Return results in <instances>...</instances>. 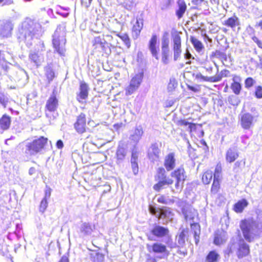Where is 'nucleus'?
Wrapping results in <instances>:
<instances>
[{"label":"nucleus","instance_id":"obj_1","mask_svg":"<svg viewBox=\"0 0 262 262\" xmlns=\"http://www.w3.org/2000/svg\"><path fill=\"white\" fill-rule=\"evenodd\" d=\"M41 32V28L39 24L27 18L22 23L18 29V38L25 41L27 46H31L33 38H37Z\"/></svg>","mask_w":262,"mask_h":262},{"label":"nucleus","instance_id":"obj_2","mask_svg":"<svg viewBox=\"0 0 262 262\" xmlns=\"http://www.w3.org/2000/svg\"><path fill=\"white\" fill-rule=\"evenodd\" d=\"M240 226L245 238L248 242H251L258 233L257 223L252 220L242 221Z\"/></svg>","mask_w":262,"mask_h":262},{"label":"nucleus","instance_id":"obj_3","mask_svg":"<svg viewBox=\"0 0 262 262\" xmlns=\"http://www.w3.org/2000/svg\"><path fill=\"white\" fill-rule=\"evenodd\" d=\"M66 42L65 33L61 27L59 26L53 35L52 43L55 50L60 56H64Z\"/></svg>","mask_w":262,"mask_h":262},{"label":"nucleus","instance_id":"obj_4","mask_svg":"<svg viewBox=\"0 0 262 262\" xmlns=\"http://www.w3.org/2000/svg\"><path fill=\"white\" fill-rule=\"evenodd\" d=\"M47 141L48 139L47 138L40 137L32 142H27L25 149L26 154L30 156L36 155L44 148L47 143Z\"/></svg>","mask_w":262,"mask_h":262},{"label":"nucleus","instance_id":"obj_5","mask_svg":"<svg viewBox=\"0 0 262 262\" xmlns=\"http://www.w3.org/2000/svg\"><path fill=\"white\" fill-rule=\"evenodd\" d=\"M151 233L152 235L148 236V239L150 241H156V239L154 238L155 236L158 238L165 237L167 239L166 244L168 247L170 248L174 247L175 244L172 242V239L169 235V230L168 228L159 225H156L152 229Z\"/></svg>","mask_w":262,"mask_h":262},{"label":"nucleus","instance_id":"obj_6","mask_svg":"<svg viewBox=\"0 0 262 262\" xmlns=\"http://www.w3.org/2000/svg\"><path fill=\"white\" fill-rule=\"evenodd\" d=\"M170 176L176 180L174 188H172L171 191L173 192L181 191L187 177L184 169L180 167L175 169L171 172Z\"/></svg>","mask_w":262,"mask_h":262},{"label":"nucleus","instance_id":"obj_7","mask_svg":"<svg viewBox=\"0 0 262 262\" xmlns=\"http://www.w3.org/2000/svg\"><path fill=\"white\" fill-rule=\"evenodd\" d=\"M45 51L44 44L39 41L35 49L31 50L29 55V59L36 67L40 66L43 62L44 56L42 52Z\"/></svg>","mask_w":262,"mask_h":262},{"label":"nucleus","instance_id":"obj_8","mask_svg":"<svg viewBox=\"0 0 262 262\" xmlns=\"http://www.w3.org/2000/svg\"><path fill=\"white\" fill-rule=\"evenodd\" d=\"M156 177L159 180V182L154 186V189L156 191L164 188L165 185H170L173 183L172 179L166 177L165 169L163 167L157 169Z\"/></svg>","mask_w":262,"mask_h":262},{"label":"nucleus","instance_id":"obj_9","mask_svg":"<svg viewBox=\"0 0 262 262\" xmlns=\"http://www.w3.org/2000/svg\"><path fill=\"white\" fill-rule=\"evenodd\" d=\"M143 78V73L139 72L135 74L131 78L129 84L125 89V94L130 95L139 88Z\"/></svg>","mask_w":262,"mask_h":262},{"label":"nucleus","instance_id":"obj_10","mask_svg":"<svg viewBox=\"0 0 262 262\" xmlns=\"http://www.w3.org/2000/svg\"><path fill=\"white\" fill-rule=\"evenodd\" d=\"M150 212L159 219H166L167 220L170 221L172 219L173 214L169 208H163L156 209L152 207H149Z\"/></svg>","mask_w":262,"mask_h":262},{"label":"nucleus","instance_id":"obj_11","mask_svg":"<svg viewBox=\"0 0 262 262\" xmlns=\"http://www.w3.org/2000/svg\"><path fill=\"white\" fill-rule=\"evenodd\" d=\"M147 248L149 252H153L157 254H161L164 255H168L169 252L166 246L161 243H155L152 245H147Z\"/></svg>","mask_w":262,"mask_h":262},{"label":"nucleus","instance_id":"obj_12","mask_svg":"<svg viewBox=\"0 0 262 262\" xmlns=\"http://www.w3.org/2000/svg\"><path fill=\"white\" fill-rule=\"evenodd\" d=\"M13 25L11 22L7 20L0 21V35L4 37L11 36Z\"/></svg>","mask_w":262,"mask_h":262},{"label":"nucleus","instance_id":"obj_13","mask_svg":"<svg viewBox=\"0 0 262 262\" xmlns=\"http://www.w3.org/2000/svg\"><path fill=\"white\" fill-rule=\"evenodd\" d=\"M74 128L79 134H82L86 130V117L83 113H81L77 118L74 124Z\"/></svg>","mask_w":262,"mask_h":262},{"label":"nucleus","instance_id":"obj_14","mask_svg":"<svg viewBox=\"0 0 262 262\" xmlns=\"http://www.w3.org/2000/svg\"><path fill=\"white\" fill-rule=\"evenodd\" d=\"M254 117L249 113H244L241 117V125L244 129H249L253 125Z\"/></svg>","mask_w":262,"mask_h":262},{"label":"nucleus","instance_id":"obj_15","mask_svg":"<svg viewBox=\"0 0 262 262\" xmlns=\"http://www.w3.org/2000/svg\"><path fill=\"white\" fill-rule=\"evenodd\" d=\"M164 166L167 171H169L174 169L176 165V159L174 152H170L164 157Z\"/></svg>","mask_w":262,"mask_h":262},{"label":"nucleus","instance_id":"obj_16","mask_svg":"<svg viewBox=\"0 0 262 262\" xmlns=\"http://www.w3.org/2000/svg\"><path fill=\"white\" fill-rule=\"evenodd\" d=\"M173 59L177 60L180 57L181 50V39L180 36L178 34H176L173 36Z\"/></svg>","mask_w":262,"mask_h":262},{"label":"nucleus","instance_id":"obj_17","mask_svg":"<svg viewBox=\"0 0 262 262\" xmlns=\"http://www.w3.org/2000/svg\"><path fill=\"white\" fill-rule=\"evenodd\" d=\"M95 227L94 225H92L90 223H82L79 227V233L82 236H88L92 234L95 230Z\"/></svg>","mask_w":262,"mask_h":262},{"label":"nucleus","instance_id":"obj_18","mask_svg":"<svg viewBox=\"0 0 262 262\" xmlns=\"http://www.w3.org/2000/svg\"><path fill=\"white\" fill-rule=\"evenodd\" d=\"M232 76L233 82L231 85V89L235 94L238 95L242 90V85L241 84L242 78L237 75H232Z\"/></svg>","mask_w":262,"mask_h":262},{"label":"nucleus","instance_id":"obj_19","mask_svg":"<svg viewBox=\"0 0 262 262\" xmlns=\"http://www.w3.org/2000/svg\"><path fill=\"white\" fill-rule=\"evenodd\" d=\"M160 150L157 143L152 144L148 151L149 159L152 161H157L159 157Z\"/></svg>","mask_w":262,"mask_h":262},{"label":"nucleus","instance_id":"obj_20","mask_svg":"<svg viewBox=\"0 0 262 262\" xmlns=\"http://www.w3.org/2000/svg\"><path fill=\"white\" fill-rule=\"evenodd\" d=\"M58 106V101L54 95H51L46 102V108L50 112H55Z\"/></svg>","mask_w":262,"mask_h":262},{"label":"nucleus","instance_id":"obj_21","mask_svg":"<svg viewBox=\"0 0 262 262\" xmlns=\"http://www.w3.org/2000/svg\"><path fill=\"white\" fill-rule=\"evenodd\" d=\"M127 150L126 148H125L123 145H119L118 146L116 152L117 164H119L124 161L127 155Z\"/></svg>","mask_w":262,"mask_h":262},{"label":"nucleus","instance_id":"obj_22","mask_svg":"<svg viewBox=\"0 0 262 262\" xmlns=\"http://www.w3.org/2000/svg\"><path fill=\"white\" fill-rule=\"evenodd\" d=\"M80 92L77 95V100L81 102L83 100L86 99L88 95L89 87L87 84L84 82L80 83L79 88Z\"/></svg>","mask_w":262,"mask_h":262},{"label":"nucleus","instance_id":"obj_23","mask_svg":"<svg viewBox=\"0 0 262 262\" xmlns=\"http://www.w3.org/2000/svg\"><path fill=\"white\" fill-rule=\"evenodd\" d=\"M143 26V20L140 18H137L132 29L133 37L134 39H137L139 37Z\"/></svg>","mask_w":262,"mask_h":262},{"label":"nucleus","instance_id":"obj_24","mask_svg":"<svg viewBox=\"0 0 262 262\" xmlns=\"http://www.w3.org/2000/svg\"><path fill=\"white\" fill-rule=\"evenodd\" d=\"M238 157L237 150L235 147L229 148L226 154V160L228 162L232 163Z\"/></svg>","mask_w":262,"mask_h":262},{"label":"nucleus","instance_id":"obj_25","mask_svg":"<svg viewBox=\"0 0 262 262\" xmlns=\"http://www.w3.org/2000/svg\"><path fill=\"white\" fill-rule=\"evenodd\" d=\"M239 19L235 15H233L232 17L228 18L223 23L224 25L231 28L232 30H234L236 27L239 26Z\"/></svg>","mask_w":262,"mask_h":262},{"label":"nucleus","instance_id":"obj_26","mask_svg":"<svg viewBox=\"0 0 262 262\" xmlns=\"http://www.w3.org/2000/svg\"><path fill=\"white\" fill-rule=\"evenodd\" d=\"M143 130L141 126L136 127L133 134L130 135V139L135 143H137L141 139L143 134Z\"/></svg>","mask_w":262,"mask_h":262},{"label":"nucleus","instance_id":"obj_27","mask_svg":"<svg viewBox=\"0 0 262 262\" xmlns=\"http://www.w3.org/2000/svg\"><path fill=\"white\" fill-rule=\"evenodd\" d=\"M157 42V37L156 35H153L149 42V49L152 55L157 59H158V51L157 50L156 44Z\"/></svg>","mask_w":262,"mask_h":262},{"label":"nucleus","instance_id":"obj_28","mask_svg":"<svg viewBox=\"0 0 262 262\" xmlns=\"http://www.w3.org/2000/svg\"><path fill=\"white\" fill-rule=\"evenodd\" d=\"M178 9L176 10V15L179 19L182 18L185 12L187 6L184 0H178L177 2Z\"/></svg>","mask_w":262,"mask_h":262},{"label":"nucleus","instance_id":"obj_29","mask_svg":"<svg viewBox=\"0 0 262 262\" xmlns=\"http://www.w3.org/2000/svg\"><path fill=\"white\" fill-rule=\"evenodd\" d=\"M249 253V246L246 243L243 242L239 244L237 255L239 258H242L247 256Z\"/></svg>","mask_w":262,"mask_h":262},{"label":"nucleus","instance_id":"obj_30","mask_svg":"<svg viewBox=\"0 0 262 262\" xmlns=\"http://www.w3.org/2000/svg\"><path fill=\"white\" fill-rule=\"evenodd\" d=\"M191 230L193 232L195 244L197 245L199 242L200 234V227L197 223L191 224Z\"/></svg>","mask_w":262,"mask_h":262},{"label":"nucleus","instance_id":"obj_31","mask_svg":"<svg viewBox=\"0 0 262 262\" xmlns=\"http://www.w3.org/2000/svg\"><path fill=\"white\" fill-rule=\"evenodd\" d=\"M220 259V255L215 251H211L207 254L205 262H218Z\"/></svg>","mask_w":262,"mask_h":262},{"label":"nucleus","instance_id":"obj_32","mask_svg":"<svg viewBox=\"0 0 262 262\" xmlns=\"http://www.w3.org/2000/svg\"><path fill=\"white\" fill-rule=\"evenodd\" d=\"M11 123V118L9 116L4 115L0 119V127L3 130L8 129Z\"/></svg>","mask_w":262,"mask_h":262},{"label":"nucleus","instance_id":"obj_33","mask_svg":"<svg viewBox=\"0 0 262 262\" xmlns=\"http://www.w3.org/2000/svg\"><path fill=\"white\" fill-rule=\"evenodd\" d=\"M190 41L194 49L198 52H201L204 49V46L203 43L196 38L191 36L190 37Z\"/></svg>","mask_w":262,"mask_h":262},{"label":"nucleus","instance_id":"obj_34","mask_svg":"<svg viewBox=\"0 0 262 262\" xmlns=\"http://www.w3.org/2000/svg\"><path fill=\"white\" fill-rule=\"evenodd\" d=\"M227 237L225 233L222 232L220 234L216 233L214 239V243L216 245H220L226 242Z\"/></svg>","mask_w":262,"mask_h":262},{"label":"nucleus","instance_id":"obj_35","mask_svg":"<svg viewBox=\"0 0 262 262\" xmlns=\"http://www.w3.org/2000/svg\"><path fill=\"white\" fill-rule=\"evenodd\" d=\"M247 205L248 202L246 200L243 199L239 201L234 205V210L236 212H241Z\"/></svg>","mask_w":262,"mask_h":262},{"label":"nucleus","instance_id":"obj_36","mask_svg":"<svg viewBox=\"0 0 262 262\" xmlns=\"http://www.w3.org/2000/svg\"><path fill=\"white\" fill-rule=\"evenodd\" d=\"M213 177V172L211 170H208L203 174L202 180L204 184H208L211 181Z\"/></svg>","mask_w":262,"mask_h":262},{"label":"nucleus","instance_id":"obj_37","mask_svg":"<svg viewBox=\"0 0 262 262\" xmlns=\"http://www.w3.org/2000/svg\"><path fill=\"white\" fill-rule=\"evenodd\" d=\"M230 71L227 70H223L221 71L220 73L215 76H212L213 82H216L220 81L223 77H226L230 76Z\"/></svg>","mask_w":262,"mask_h":262},{"label":"nucleus","instance_id":"obj_38","mask_svg":"<svg viewBox=\"0 0 262 262\" xmlns=\"http://www.w3.org/2000/svg\"><path fill=\"white\" fill-rule=\"evenodd\" d=\"M157 201L160 203L166 205H170L174 203V200L168 196L161 195L158 198Z\"/></svg>","mask_w":262,"mask_h":262},{"label":"nucleus","instance_id":"obj_39","mask_svg":"<svg viewBox=\"0 0 262 262\" xmlns=\"http://www.w3.org/2000/svg\"><path fill=\"white\" fill-rule=\"evenodd\" d=\"M183 213L186 221L192 220L194 218V214L192 212L191 209H183Z\"/></svg>","mask_w":262,"mask_h":262},{"label":"nucleus","instance_id":"obj_40","mask_svg":"<svg viewBox=\"0 0 262 262\" xmlns=\"http://www.w3.org/2000/svg\"><path fill=\"white\" fill-rule=\"evenodd\" d=\"M195 78L199 80L200 81H209L211 82H213V81L215 80H213L212 76V77H207L204 76L202 75L201 73L198 74L195 76Z\"/></svg>","mask_w":262,"mask_h":262},{"label":"nucleus","instance_id":"obj_41","mask_svg":"<svg viewBox=\"0 0 262 262\" xmlns=\"http://www.w3.org/2000/svg\"><path fill=\"white\" fill-rule=\"evenodd\" d=\"M185 232L186 231L183 230L178 236V243L180 247H183L185 244Z\"/></svg>","mask_w":262,"mask_h":262},{"label":"nucleus","instance_id":"obj_42","mask_svg":"<svg viewBox=\"0 0 262 262\" xmlns=\"http://www.w3.org/2000/svg\"><path fill=\"white\" fill-rule=\"evenodd\" d=\"M220 179L214 178L211 187V191L213 193H216L217 192L220 188Z\"/></svg>","mask_w":262,"mask_h":262},{"label":"nucleus","instance_id":"obj_43","mask_svg":"<svg viewBox=\"0 0 262 262\" xmlns=\"http://www.w3.org/2000/svg\"><path fill=\"white\" fill-rule=\"evenodd\" d=\"M46 75L49 81L53 80L54 77V72L53 70L49 67L45 69Z\"/></svg>","mask_w":262,"mask_h":262},{"label":"nucleus","instance_id":"obj_44","mask_svg":"<svg viewBox=\"0 0 262 262\" xmlns=\"http://www.w3.org/2000/svg\"><path fill=\"white\" fill-rule=\"evenodd\" d=\"M118 36L122 39L124 42L125 45L127 48H129L130 46V40L128 36L126 34H122L121 35H118Z\"/></svg>","mask_w":262,"mask_h":262},{"label":"nucleus","instance_id":"obj_45","mask_svg":"<svg viewBox=\"0 0 262 262\" xmlns=\"http://www.w3.org/2000/svg\"><path fill=\"white\" fill-rule=\"evenodd\" d=\"M255 83V81L252 77H248L245 81V86L247 89L252 87Z\"/></svg>","mask_w":262,"mask_h":262},{"label":"nucleus","instance_id":"obj_46","mask_svg":"<svg viewBox=\"0 0 262 262\" xmlns=\"http://www.w3.org/2000/svg\"><path fill=\"white\" fill-rule=\"evenodd\" d=\"M48 203L47 201V199L43 198V199L41 200L40 202V204L39 206L40 212L43 213L48 207Z\"/></svg>","mask_w":262,"mask_h":262},{"label":"nucleus","instance_id":"obj_47","mask_svg":"<svg viewBox=\"0 0 262 262\" xmlns=\"http://www.w3.org/2000/svg\"><path fill=\"white\" fill-rule=\"evenodd\" d=\"M221 172L222 166L220 164H217L215 168V171L213 174L214 178L220 179Z\"/></svg>","mask_w":262,"mask_h":262},{"label":"nucleus","instance_id":"obj_48","mask_svg":"<svg viewBox=\"0 0 262 262\" xmlns=\"http://www.w3.org/2000/svg\"><path fill=\"white\" fill-rule=\"evenodd\" d=\"M228 102L232 105L236 106L238 104L239 101L237 97L235 96L232 95L229 97Z\"/></svg>","mask_w":262,"mask_h":262},{"label":"nucleus","instance_id":"obj_49","mask_svg":"<svg viewBox=\"0 0 262 262\" xmlns=\"http://www.w3.org/2000/svg\"><path fill=\"white\" fill-rule=\"evenodd\" d=\"M94 45H100L101 47H103L105 43V40L103 38H101L100 36L95 37L94 41Z\"/></svg>","mask_w":262,"mask_h":262},{"label":"nucleus","instance_id":"obj_50","mask_svg":"<svg viewBox=\"0 0 262 262\" xmlns=\"http://www.w3.org/2000/svg\"><path fill=\"white\" fill-rule=\"evenodd\" d=\"M138 152L136 150H133L130 159L131 163H138Z\"/></svg>","mask_w":262,"mask_h":262},{"label":"nucleus","instance_id":"obj_51","mask_svg":"<svg viewBox=\"0 0 262 262\" xmlns=\"http://www.w3.org/2000/svg\"><path fill=\"white\" fill-rule=\"evenodd\" d=\"M162 61L165 64L168 63L169 51H162Z\"/></svg>","mask_w":262,"mask_h":262},{"label":"nucleus","instance_id":"obj_52","mask_svg":"<svg viewBox=\"0 0 262 262\" xmlns=\"http://www.w3.org/2000/svg\"><path fill=\"white\" fill-rule=\"evenodd\" d=\"M104 259V256L100 253H96L94 257V260L95 262H103Z\"/></svg>","mask_w":262,"mask_h":262},{"label":"nucleus","instance_id":"obj_53","mask_svg":"<svg viewBox=\"0 0 262 262\" xmlns=\"http://www.w3.org/2000/svg\"><path fill=\"white\" fill-rule=\"evenodd\" d=\"M255 96L258 99L262 98V86H257L255 88Z\"/></svg>","mask_w":262,"mask_h":262},{"label":"nucleus","instance_id":"obj_54","mask_svg":"<svg viewBox=\"0 0 262 262\" xmlns=\"http://www.w3.org/2000/svg\"><path fill=\"white\" fill-rule=\"evenodd\" d=\"M0 65L5 72H7L10 64L5 60H3L1 61Z\"/></svg>","mask_w":262,"mask_h":262},{"label":"nucleus","instance_id":"obj_55","mask_svg":"<svg viewBox=\"0 0 262 262\" xmlns=\"http://www.w3.org/2000/svg\"><path fill=\"white\" fill-rule=\"evenodd\" d=\"M168 46V41L163 40L162 42V51H169Z\"/></svg>","mask_w":262,"mask_h":262},{"label":"nucleus","instance_id":"obj_56","mask_svg":"<svg viewBox=\"0 0 262 262\" xmlns=\"http://www.w3.org/2000/svg\"><path fill=\"white\" fill-rule=\"evenodd\" d=\"M178 124L180 125H184V126L189 125V128L190 129L191 128L192 124H190L189 122H188L186 120H179V122H178Z\"/></svg>","mask_w":262,"mask_h":262},{"label":"nucleus","instance_id":"obj_57","mask_svg":"<svg viewBox=\"0 0 262 262\" xmlns=\"http://www.w3.org/2000/svg\"><path fill=\"white\" fill-rule=\"evenodd\" d=\"M131 165L133 173L137 174L139 170L138 163H131Z\"/></svg>","mask_w":262,"mask_h":262},{"label":"nucleus","instance_id":"obj_58","mask_svg":"<svg viewBox=\"0 0 262 262\" xmlns=\"http://www.w3.org/2000/svg\"><path fill=\"white\" fill-rule=\"evenodd\" d=\"M253 41L255 42L258 47L261 49H262V41L259 40L257 37L256 36H254L252 37Z\"/></svg>","mask_w":262,"mask_h":262},{"label":"nucleus","instance_id":"obj_59","mask_svg":"<svg viewBox=\"0 0 262 262\" xmlns=\"http://www.w3.org/2000/svg\"><path fill=\"white\" fill-rule=\"evenodd\" d=\"M51 196V190L48 188L45 190L44 199H49Z\"/></svg>","mask_w":262,"mask_h":262},{"label":"nucleus","instance_id":"obj_60","mask_svg":"<svg viewBox=\"0 0 262 262\" xmlns=\"http://www.w3.org/2000/svg\"><path fill=\"white\" fill-rule=\"evenodd\" d=\"M12 3V0H0V4H2V5H10Z\"/></svg>","mask_w":262,"mask_h":262},{"label":"nucleus","instance_id":"obj_61","mask_svg":"<svg viewBox=\"0 0 262 262\" xmlns=\"http://www.w3.org/2000/svg\"><path fill=\"white\" fill-rule=\"evenodd\" d=\"M56 146L58 149H61L63 147V142L61 140H59L56 142Z\"/></svg>","mask_w":262,"mask_h":262},{"label":"nucleus","instance_id":"obj_62","mask_svg":"<svg viewBox=\"0 0 262 262\" xmlns=\"http://www.w3.org/2000/svg\"><path fill=\"white\" fill-rule=\"evenodd\" d=\"M36 172V169L34 167H31L29 170V174L31 176L34 174Z\"/></svg>","mask_w":262,"mask_h":262},{"label":"nucleus","instance_id":"obj_63","mask_svg":"<svg viewBox=\"0 0 262 262\" xmlns=\"http://www.w3.org/2000/svg\"><path fill=\"white\" fill-rule=\"evenodd\" d=\"M184 56H185V59H190L191 58V55L189 52L188 50H187L186 52L185 53Z\"/></svg>","mask_w":262,"mask_h":262},{"label":"nucleus","instance_id":"obj_64","mask_svg":"<svg viewBox=\"0 0 262 262\" xmlns=\"http://www.w3.org/2000/svg\"><path fill=\"white\" fill-rule=\"evenodd\" d=\"M21 226L19 225V224H16V231H15V233L16 234H19L20 233V231L21 230Z\"/></svg>","mask_w":262,"mask_h":262}]
</instances>
